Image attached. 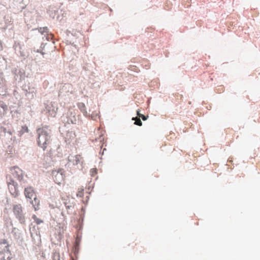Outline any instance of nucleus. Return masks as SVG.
<instances>
[{
	"label": "nucleus",
	"mask_w": 260,
	"mask_h": 260,
	"mask_svg": "<svg viewBox=\"0 0 260 260\" xmlns=\"http://www.w3.org/2000/svg\"><path fill=\"white\" fill-rule=\"evenodd\" d=\"M37 132L38 145L45 150L50 138V130L48 126H45L38 128Z\"/></svg>",
	"instance_id": "f257e3e1"
},
{
	"label": "nucleus",
	"mask_w": 260,
	"mask_h": 260,
	"mask_svg": "<svg viewBox=\"0 0 260 260\" xmlns=\"http://www.w3.org/2000/svg\"><path fill=\"white\" fill-rule=\"evenodd\" d=\"M13 211L21 223H25V217L23 213L22 207L21 204H17L13 206Z\"/></svg>",
	"instance_id": "f03ea898"
},
{
	"label": "nucleus",
	"mask_w": 260,
	"mask_h": 260,
	"mask_svg": "<svg viewBox=\"0 0 260 260\" xmlns=\"http://www.w3.org/2000/svg\"><path fill=\"white\" fill-rule=\"evenodd\" d=\"M62 169L54 170L52 171V176L56 183L60 184L64 180V175Z\"/></svg>",
	"instance_id": "7ed1b4c3"
},
{
	"label": "nucleus",
	"mask_w": 260,
	"mask_h": 260,
	"mask_svg": "<svg viewBox=\"0 0 260 260\" xmlns=\"http://www.w3.org/2000/svg\"><path fill=\"white\" fill-rule=\"evenodd\" d=\"M8 188L11 194L15 198L18 196L19 191L17 187V183L14 180L8 182Z\"/></svg>",
	"instance_id": "20e7f679"
},
{
	"label": "nucleus",
	"mask_w": 260,
	"mask_h": 260,
	"mask_svg": "<svg viewBox=\"0 0 260 260\" xmlns=\"http://www.w3.org/2000/svg\"><path fill=\"white\" fill-rule=\"evenodd\" d=\"M11 173L18 180L21 181L23 179L22 171L18 167H14L11 169Z\"/></svg>",
	"instance_id": "39448f33"
},
{
	"label": "nucleus",
	"mask_w": 260,
	"mask_h": 260,
	"mask_svg": "<svg viewBox=\"0 0 260 260\" xmlns=\"http://www.w3.org/2000/svg\"><path fill=\"white\" fill-rule=\"evenodd\" d=\"M24 194L26 198L30 199L36 196L35 190L31 186H29L25 188Z\"/></svg>",
	"instance_id": "423d86ee"
},
{
	"label": "nucleus",
	"mask_w": 260,
	"mask_h": 260,
	"mask_svg": "<svg viewBox=\"0 0 260 260\" xmlns=\"http://www.w3.org/2000/svg\"><path fill=\"white\" fill-rule=\"evenodd\" d=\"M46 109L50 116L51 117H55L56 116L57 112V108L54 107L52 103L48 105Z\"/></svg>",
	"instance_id": "0eeeda50"
},
{
	"label": "nucleus",
	"mask_w": 260,
	"mask_h": 260,
	"mask_svg": "<svg viewBox=\"0 0 260 260\" xmlns=\"http://www.w3.org/2000/svg\"><path fill=\"white\" fill-rule=\"evenodd\" d=\"M10 245L6 239H2L0 241V253H2L7 249H9Z\"/></svg>",
	"instance_id": "6e6552de"
},
{
	"label": "nucleus",
	"mask_w": 260,
	"mask_h": 260,
	"mask_svg": "<svg viewBox=\"0 0 260 260\" xmlns=\"http://www.w3.org/2000/svg\"><path fill=\"white\" fill-rule=\"evenodd\" d=\"M0 255L2 256L1 260H11L12 258V253L10 249H7L2 253H0Z\"/></svg>",
	"instance_id": "1a4fd4ad"
},
{
	"label": "nucleus",
	"mask_w": 260,
	"mask_h": 260,
	"mask_svg": "<svg viewBox=\"0 0 260 260\" xmlns=\"http://www.w3.org/2000/svg\"><path fill=\"white\" fill-rule=\"evenodd\" d=\"M68 159L69 161L80 162L83 161V157L80 155H70Z\"/></svg>",
	"instance_id": "9d476101"
},
{
	"label": "nucleus",
	"mask_w": 260,
	"mask_h": 260,
	"mask_svg": "<svg viewBox=\"0 0 260 260\" xmlns=\"http://www.w3.org/2000/svg\"><path fill=\"white\" fill-rule=\"evenodd\" d=\"M64 204L67 209H73L75 207L74 199H67L64 202Z\"/></svg>",
	"instance_id": "9b49d317"
},
{
	"label": "nucleus",
	"mask_w": 260,
	"mask_h": 260,
	"mask_svg": "<svg viewBox=\"0 0 260 260\" xmlns=\"http://www.w3.org/2000/svg\"><path fill=\"white\" fill-rule=\"evenodd\" d=\"M78 108L80 110L81 112L83 113V114L85 116H89L90 115V114L88 113L86 111V107L84 103H79L77 104Z\"/></svg>",
	"instance_id": "f8f14e48"
},
{
	"label": "nucleus",
	"mask_w": 260,
	"mask_h": 260,
	"mask_svg": "<svg viewBox=\"0 0 260 260\" xmlns=\"http://www.w3.org/2000/svg\"><path fill=\"white\" fill-rule=\"evenodd\" d=\"M34 200L31 201V204L35 209V210H38L39 209L40 200L36 196L34 197Z\"/></svg>",
	"instance_id": "ddd939ff"
},
{
	"label": "nucleus",
	"mask_w": 260,
	"mask_h": 260,
	"mask_svg": "<svg viewBox=\"0 0 260 260\" xmlns=\"http://www.w3.org/2000/svg\"><path fill=\"white\" fill-rule=\"evenodd\" d=\"M7 109V106L3 102H0V116H2L5 114Z\"/></svg>",
	"instance_id": "4468645a"
},
{
	"label": "nucleus",
	"mask_w": 260,
	"mask_h": 260,
	"mask_svg": "<svg viewBox=\"0 0 260 260\" xmlns=\"http://www.w3.org/2000/svg\"><path fill=\"white\" fill-rule=\"evenodd\" d=\"M28 127L26 125H24L21 127V130L18 131V135L19 137H21L24 133H28Z\"/></svg>",
	"instance_id": "2eb2a0df"
},
{
	"label": "nucleus",
	"mask_w": 260,
	"mask_h": 260,
	"mask_svg": "<svg viewBox=\"0 0 260 260\" xmlns=\"http://www.w3.org/2000/svg\"><path fill=\"white\" fill-rule=\"evenodd\" d=\"M77 197L82 198L84 196V189L83 187L78 188V191L77 192Z\"/></svg>",
	"instance_id": "dca6fc26"
},
{
	"label": "nucleus",
	"mask_w": 260,
	"mask_h": 260,
	"mask_svg": "<svg viewBox=\"0 0 260 260\" xmlns=\"http://www.w3.org/2000/svg\"><path fill=\"white\" fill-rule=\"evenodd\" d=\"M32 218L37 224H40L43 222V220L38 218L36 215H33Z\"/></svg>",
	"instance_id": "f3484780"
},
{
	"label": "nucleus",
	"mask_w": 260,
	"mask_h": 260,
	"mask_svg": "<svg viewBox=\"0 0 260 260\" xmlns=\"http://www.w3.org/2000/svg\"><path fill=\"white\" fill-rule=\"evenodd\" d=\"M52 260H60V255L59 252H55L53 253Z\"/></svg>",
	"instance_id": "a211bd4d"
},
{
	"label": "nucleus",
	"mask_w": 260,
	"mask_h": 260,
	"mask_svg": "<svg viewBox=\"0 0 260 260\" xmlns=\"http://www.w3.org/2000/svg\"><path fill=\"white\" fill-rule=\"evenodd\" d=\"M132 119L133 120H135V124L138 125L139 126H141L142 125V121H141V120L139 118H137V117L133 118Z\"/></svg>",
	"instance_id": "6ab92c4d"
},
{
	"label": "nucleus",
	"mask_w": 260,
	"mask_h": 260,
	"mask_svg": "<svg viewBox=\"0 0 260 260\" xmlns=\"http://www.w3.org/2000/svg\"><path fill=\"white\" fill-rule=\"evenodd\" d=\"M39 31L41 32V34H43L44 32H47L48 30V29L47 27H40L38 29Z\"/></svg>",
	"instance_id": "aec40b11"
},
{
	"label": "nucleus",
	"mask_w": 260,
	"mask_h": 260,
	"mask_svg": "<svg viewBox=\"0 0 260 260\" xmlns=\"http://www.w3.org/2000/svg\"><path fill=\"white\" fill-rule=\"evenodd\" d=\"M137 115L139 117V118H141L143 120H146L147 119V117L140 113L139 111H137Z\"/></svg>",
	"instance_id": "412c9836"
},
{
	"label": "nucleus",
	"mask_w": 260,
	"mask_h": 260,
	"mask_svg": "<svg viewBox=\"0 0 260 260\" xmlns=\"http://www.w3.org/2000/svg\"><path fill=\"white\" fill-rule=\"evenodd\" d=\"M98 173V170L96 168H93L90 170V175L91 176H94Z\"/></svg>",
	"instance_id": "4be33fe9"
},
{
	"label": "nucleus",
	"mask_w": 260,
	"mask_h": 260,
	"mask_svg": "<svg viewBox=\"0 0 260 260\" xmlns=\"http://www.w3.org/2000/svg\"><path fill=\"white\" fill-rule=\"evenodd\" d=\"M86 199L85 200H82V202L84 203H86L88 202V199H89V197L88 196H86Z\"/></svg>",
	"instance_id": "5701e85b"
},
{
	"label": "nucleus",
	"mask_w": 260,
	"mask_h": 260,
	"mask_svg": "<svg viewBox=\"0 0 260 260\" xmlns=\"http://www.w3.org/2000/svg\"><path fill=\"white\" fill-rule=\"evenodd\" d=\"M228 161H229L230 162H232L233 160L232 159L229 158Z\"/></svg>",
	"instance_id": "b1692460"
},
{
	"label": "nucleus",
	"mask_w": 260,
	"mask_h": 260,
	"mask_svg": "<svg viewBox=\"0 0 260 260\" xmlns=\"http://www.w3.org/2000/svg\"><path fill=\"white\" fill-rule=\"evenodd\" d=\"M2 49V44L0 43V51Z\"/></svg>",
	"instance_id": "393cba45"
},
{
	"label": "nucleus",
	"mask_w": 260,
	"mask_h": 260,
	"mask_svg": "<svg viewBox=\"0 0 260 260\" xmlns=\"http://www.w3.org/2000/svg\"><path fill=\"white\" fill-rule=\"evenodd\" d=\"M104 143H103L102 144V145H101V149H103V147H104Z\"/></svg>",
	"instance_id": "a878e982"
},
{
	"label": "nucleus",
	"mask_w": 260,
	"mask_h": 260,
	"mask_svg": "<svg viewBox=\"0 0 260 260\" xmlns=\"http://www.w3.org/2000/svg\"><path fill=\"white\" fill-rule=\"evenodd\" d=\"M106 150V149L105 148H103V152H102V154H104V151Z\"/></svg>",
	"instance_id": "bb28decb"
}]
</instances>
